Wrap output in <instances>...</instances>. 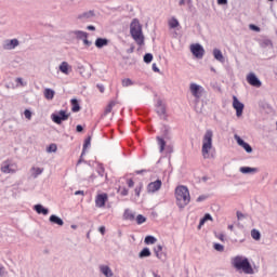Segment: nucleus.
<instances>
[{
  "instance_id": "nucleus-1",
  "label": "nucleus",
  "mask_w": 277,
  "mask_h": 277,
  "mask_svg": "<svg viewBox=\"0 0 277 277\" xmlns=\"http://www.w3.org/2000/svg\"><path fill=\"white\" fill-rule=\"evenodd\" d=\"M130 36L138 44V47H144V31L142 30V24L140 19L133 18L130 24Z\"/></svg>"
},
{
  "instance_id": "nucleus-2",
  "label": "nucleus",
  "mask_w": 277,
  "mask_h": 277,
  "mask_svg": "<svg viewBox=\"0 0 277 277\" xmlns=\"http://www.w3.org/2000/svg\"><path fill=\"white\" fill-rule=\"evenodd\" d=\"M175 199L179 209H185L192 200L189 196V188L187 186L181 185L175 188Z\"/></svg>"
},
{
  "instance_id": "nucleus-3",
  "label": "nucleus",
  "mask_w": 277,
  "mask_h": 277,
  "mask_svg": "<svg viewBox=\"0 0 277 277\" xmlns=\"http://www.w3.org/2000/svg\"><path fill=\"white\" fill-rule=\"evenodd\" d=\"M232 263L237 272H242L243 274L249 275L254 274V268H252V264H250V260H248V258L237 255L234 258Z\"/></svg>"
},
{
  "instance_id": "nucleus-4",
  "label": "nucleus",
  "mask_w": 277,
  "mask_h": 277,
  "mask_svg": "<svg viewBox=\"0 0 277 277\" xmlns=\"http://www.w3.org/2000/svg\"><path fill=\"white\" fill-rule=\"evenodd\" d=\"M212 148H213V131L207 130L203 135L202 147H201L203 159H209L210 157L209 153L211 151Z\"/></svg>"
},
{
  "instance_id": "nucleus-5",
  "label": "nucleus",
  "mask_w": 277,
  "mask_h": 277,
  "mask_svg": "<svg viewBox=\"0 0 277 277\" xmlns=\"http://www.w3.org/2000/svg\"><path fill=\"white\" fill-rule=\"evenodd\" d=\"M68 118H70V114L68 113V110H65V109L54 111L51 115V120L52 122H54V124H62V122H66Z\"/></svg>"
},
{
  "instance_id": "nucleus-6",
  "label": "nucleus",
  "mask_w": 277,
  "mask_h": 277,
  "mask_svg": "<svg viewBox=\"0 0 277 277\" xmlns=\"http://www.w3.org/2000/svg\"><path fill=\"white\" fill-rule=\"evenodd\" d=\"M233 107L236 110V117L241 118L243 116V109H246V104H243L237 95H233Z\"/></svg>"
},
{
  "instance_id": "nucleus-7",
  "label": "nucleus",
  "mask_w": 277,
  "mask_h": 277,
  "mask_svg": "<svg viewBox=\"0 0 277 277\" xmlns=\"http://www.w3.org/2000/svg\"><path fill=\"white\" fill-rule=\"evenodd\" d=\"M190 53L196 60H202V57H205V47L200 43H193L190 45Z\"/></svg>"
},
{
  "instance_id": "nucleus-8",
  "label": "nucleus",
  "mask_w": 277,
  "mask_h": 277,
  "mask_svg": "<svg viewBox=\"0 0 277 277\" xmlns=\"http://www.w3.org/2000/svg\"><path fill=\"white\" fill-rule=\"evenodd\" d=\"M156 114L161 118L162 120H168V111L166 108V104H163V101L158 100L156 105Z\"/></svg>"
},
{
  "instance_id": "nucleus-9",
  "label": "nucleus",
  "mask_w": 277,
  "mask_h": 277,
  "mask_svg": "<svg viewBox=\"0 0 277 277\" xmlns=\"http://www.w3.org/2000/svg\"><path fill=\"white\" fill-rule=\"evenodd\" d=\"M190 92L193 96L197 100L202 98V94H205V88L198 83H190Z\"/></svg>"
},
{
  "instance_id": "nucleus-10",
  "label": "nucleus",
  "mask_w": 277,
  "mask_h": 277,
  "mask_svg": "<svg viewBox=\"0 0 277 277\" xmlns=\"http://www.w3.org/2000/svg\"><path fill=\"white\" fill-rule=\"evenodd\" d=\"M247 82L249 83V85H252L253 88H261V85H263V82H261V79H259V77L254 72L248 74Z\"/></svg>"
},
{
  "instance_id": "nucleus-11",
  "label": "nucleus",
  "mask_w": 277,
  "mask_h": 277,
  "mask_svg": "<svg viewBox=\"0 0 277 277\" xmlns=\"http://www.w3.org/2000/svg\"><path fill=\"white\" fill-rule=\"evenodd\" d=\"M235 140H236L238 146L243 148V150H246L248 153V155L253 153L252 146L248 142H246L243 138H241V136L235 134Z\"/></svg>"
},
{
  "instance_id": "nucleus-12",
  "label": "nucleus",
  "mask_w": 277,
  "mask_h": 277,
  "mask_svg": "<svg viewBox=\"0 0 277 277\" xmlns=\"http://www.w3.org/2000/svg\"><path fill=\"white\" fill-rule=\"evenodd\" d=\"M108 200H109V196L106 193L98 194L95 197V207H97L98 209H103V207H105V205H107Z\"/></svg>"
},
{
  "instance_id": "nucleus-13",
  "label": "nucleus",
  "mask_w": 277,
  "mask_h": 277,
  "mask_svg": "<svg viewBox=\"0 0 277 277\" xmlns=\"http://www.w3.org/2000/svg\"><path fill=\"white\" fill-rule=\"evenodd\" d=\"M162 185H163V182L159 179L154 181V182H150L147 185V193L148 194H155V192H159V189H161Z\"/></svg>"
},
{
  "instance_id": "nucleus-14",
  "label": "nucleus",
  "mask_w": 277,
  "mask_h": 277,
  "mask_svg": "<svg viewBox=\"0 0 277 277\" xmlns=\"http://www.w3.org/2000/svg\"><path fill=\"white\" fill-rule=\"evenodd\" d=\"M154 253L159 259V261H166L168 259V253L163 251L162 245H157L154 247Z\"/></svg>"
},
{
  "instance_id": "nucleus-15",
  "label": "nucleus",
  "mask_w": 277,
  "mask_h": 277,
  "mask_svg": "<svg viewBox=\"0 0 277 277\" xmlns=\"http://www.w3.org/2000/svg\"><path fill=\"white\" fill-rule=\"evenodd\" d=\"M96 16V13H94V10H90L87 12H83L82 14L78 15V21H82V23H85V21H90V18H94Z\"/></svg>"
},
{
  "instance_id": "nucleus-16",
  "label": "nucleus",
  "mask_w": 277,
  "mask_h": 277,
  "mask_svg": "<svg viewBox=\"0 0 277 277\" xmlns=\"http://www.w3.org/2000/svg\"><path fill=\"white\" fill-rule=\"evenodd\" d=\"M160 131L162 133V136L160 137H163L164 140H172V134H171L172 128H170V126L162 124V128L160 129Z\"/></svg>"
},
{
  "instance_id": "nucleus-17",
  "label": "nucleus",
  "mask_w": 277,
  "mask_h": 277,
  "mask_svg": "<svg viewBox=\"0 0 277 277\" xmlns=\"http://www.w3.org/2000/svg\"><path fill=\"white\" fill-rule=\"evenodd\" d=\"M18 44H21L18 39L6 40V43L3 45V49H5V51H12L13 49H16Z\"/></svg>"
},
{
  "instance_id": "nucleus-18",
  "label": "nucleus",
  "mask_w": 277,
  "mask_h": 277,
  "mask_svg": "<svg viewBox=\"0 0 277 277\" xmlns=\"http://www.w3.org/2000/svg\"><path fill=\"white\" fill-rule=\"evenodd\" d=\"M58 70L63 72V75H70V72L72 71V66H70L68 62L64 61L61 63Z\"/></svg>"
},
{
  "instance_id": "nucleus-19",
  "label": "nucleus",
  "mask_w": 277,
  "mask_h": 277,
  "mask_svg": "<svg viewBox=\"0 0 277 277\" xmlns=\"http://www.w3.org/2000/svg\"><path fill=\"white\" fill-rule=\"evenodd\" d=\"M34 211L38 213V215H49V208H44L41 203H37L34 206Z\"/></svg>"
},
{
  "instance_id": "nucleus-20",
  "label": "nucleus",
  "mask_w": 277,
  "mask_h": 277,
  "mask_svg": "<svg viewBox=\"0 0 277 277\" xmlns=\"http://www.w3.org/2000/svg\"><path fill=\"white\" fill-rule=\"evenodd\" d=\"M76 72H79L80 76H82L83 78H88L90 77V74L85 72V66H83V64L81 63H76Z\"/></svg>"
},
{
  "instance_id": "nucleus-21",
  "label": "nucleus",
  "mask_w": 277,
  "mask_h": 277,
  "mask_svg": "<svg viewBox=\"0 0 277 277\" xmlns=\"http://www.w3.org/2000/svg\"><path fill=\"white\" fill-rule=\"evenodd\" d=\"M213 57L214 60H216V62H221V64H224V62H226V60L224 58V54L222 53V50L217 48L213 50Z\"/></svg>"
},
{
  "instance_id": "nucleus-22",
  "label": "nucleus",
  "mask_w": 277,
  "mask_h": 277,
  "mask_svg": "<svg viewBox=\"0 0 277 277\" xmlns=\"http://www.w3.org/2000/svg\"><path fill=\"white\" fill-rule=\"evenodd\" d=\"M1 172H3V174H15L16 170L11 169V164L9 161H4L3 166L1 167Z\"/></svg>"
},
{
  "instance_id": "nucleus-23",
  "label": "nucleus",
  "mask_w": 277,
  "mask_h": 277,
  "mask_svg": "<svg viewBox=\"0 0 277 277\" xmlns=\"http://www.w3.org/2000/svg\"><path fill=\"white\" fill-rule=\"evenodd\" d=\"M109 44V39L107 38H101L98 37L96 40H95V47L96 49H103V47H107Z\"/></svg>"
},
{
  "instance_id": "nucleus-24",
  "label": "nucleus",
  "mask_w": 277,
  "mask_h": 277,
  "mask_svg": "<svg viewBox=\"0 0 277 277\" xmlns=\"http://www.w3.org/2000/svg\"><path fill=\"white\" fill-rule=\"evenodd\" d=\"M239 172H241V174H256V172H259V168L240 167Z\"/></svg>"
},
{
  "instance_id": "nucleus-25",
  "label": "nucleus",
  "mask_w": 277,
  "mask_h": 277,
  "mask_svg": "<svg viewBox=\"0 0 277 277\" xmlns=\"http://www.w3.org/2000/svg\"><path fill=\"white\" fill-rule=\"evenodd\" d=\"M70 105H71V111L74 114H78V111H81V104H79V100L71 98L70 100Z\"/></svg>"
},
{
  "instance_id": "nucleus-26",
  "label": "nucleus",
  "mask_w": 277,
  "mask_h": 277,
  "mask_svg": "<svg viewBox=\"0 0 277 277\" xmlns=\"http://www.w3.org/2000/svg\"><path fill=\"white\" fill-rule=\"evenodd\" d=\"M49 222H51L52 224H56V226L64 225V220H62V217L57 216V214L50 215Z\"/></svg>"
},
{
  "instance_id": "nucleus-27",
  "label": "nucleus",
  "mask_w": 277,
  "mask_h": 277,
  "mask_svg": "<svg viewBox=\"0 0 277 277\" xmlns=\"http://www.w3.org/2000/svg\"><path fill=\"white\" fill-rule=\"evenodd\" d=\"M43 95L47 101H53V98H55V90L51 88H45L43 91Z\"/></svg>"
},
{
  "instance_id": "nucleus-28",
  "label": "nucleus",
  "mask_w": 277,
  "mask_h": 277,
  "mask_svg": "<svg viewBox=\"0 0 277 277\" xmlns=\"http://www.w3.org/2000/svg\"><path fill=\"white\" fill-rule=\"evenodd\" d=\"M123 220H126L128 222H135V213H133L129 209H126L123 212Z\"/></svg>"
},
{
  "instance_id": "nucleus-29",
  "label": "nucleus",
  "mask_w": 277,
  "mask_h": 277,
  "mask_svg": "<svg viewBox=\"0 0 277 277\" xmlns=\"http://www.w3.org/2000/svg\"><path fill=\"white\" fill-rule=\"evenodd\" d=\"M153 252H150V248L145 247L143 248L138 253V259H148V256H151Z\"/></svg>"
},
{
  "instance_id": "nucleus-30",
  "label": "nucleus",
  "mask_w": 277,
  "mask_h": 277,
  "mask_svg": "<svg viewBox=\"0 0 277 277\" xmlns=\"http://www.w3.org/2000/svg\"><path fill=\"white\" fill-rule=\"evenodd\" d=\"M101 272L105 277H114V272L108 265L101 266Z\"/></svg>"
},
{
  "instance_id": "nucleus-31",
  "label": "nucleus",
  "mask_w": 277,
  "mask_h": 277,
  "mask_svg": "<svg viewBox=\"0 0 277 277\" xmlns=\"http://www.w3.org/2000/svg\"><path fill=\"white\" fill-rule=\"evenodd\" d=\"M116 105H118V101L111 100L104 110V116H107V114H111V109H114Z\"/></svg>"
},
{
  "instance_id": "nucleus-32",
  "label": "nucleus",
  "mask_w": 277,
  "mask_h": 277,
  "mask_svg": "<svg viewBox=\"0 0 277 277\" xmlns=\"http://www.w3.org/2000/svg\"><path fill=\"white\" fill-rule=\"evenodd\" d=\"M90 146H92V135H89L82 145V155H85V150H88V148H90Z\"/></svg>"
},
{
  "instance_id": "nucleus-33",
  "label": "nucleus",
  "mask_w": 277,
  "mask_h": 277,
  "mask_svg": "<svg viewBox=\"0 0 277 277\" xmlns=\"http://www.w3.org/2000/svg\"><path fill=\"white\" fill-rule=\"evenodd\" d=\"M144 243H145V246H153V245L157 243V237H155L153 235H147L144 239Z\"/></svg>"
},
{
  "instance_id": "nucleus-34",
  "label": "nucleus",
  "mask_w": 277,
  "mask_h": 277,
  "mask_svg": "<svg viewBox=\"0 0 277 277\" xmlns=\"http://www.w3.org/2000/svg\"><path fill=\"white\" fill-rule=\"evenodd\" d=\"M156 140L158 142L160 153H163V150H166V144H167L166 138H163L161 136H157Z\"/></svg>"
},
{
  "instance_id": "nucleus-35",
  "label": "nucleus",
  "mask_w": 277,
  "mask_h": 277,
  "mask_svg": "<svg viewBox=\"0 0 277 277\" xmlns=\"http://www.w3.org/2000/svg\"><path fill=\"white\" fill-rule=\"evenodd\" d=\"M74 34L76 35L77 40H84L89 36L88 32L83 30H75Z\"/></svg>"
},
{
  "instance_id": "nucleus-36",
  "label": "nucleus",
  "mask_w": 277,
  "mask_h": 277,
  "mask_svg": "<svg viewBox=\"0 0 277 277\" xmlns=\"http://www.w3.org/2000/svg\"><path fill=\"white\" fill-rule=\"evenodd\" d=\"M251 237L252 239H254L255 241H260L261 240V232L256 228H253L251 230Z\"/></svg>"
},
{
  "instance_id": "nucleus-37",
  "label": "nucleus",
  "mask_w": 277,
  "mask_h": 277,
  "mask_svg": "<svg viewBox=\"0 0 277 277\" xmlns=\"http://www.w3.org/2000/svg\"><path fill=\"white\" fill-rule=\"evenodd\" d=\"M181 23H179V19L176 17H172L169 22L170 29H176Z\"/></svg>"
},
{
  "instance_id": "nucleus-38",
  "label": "nucleus",
  "mask_w": 277,
  "mask_h": 277,
  "mask_svg": "<svg viewBox=\"0 0 277 277\" xmlns=\"http://www.w3.org/2000/svg\"><path fill=\"white\" fill-rule=\"evenodd\" d=\"M134 220L138 226H142V224H145L147 219L144 216V214H138Z\"/></svg>"
},
{
  "instance_id": "nucleus-39",
  "label": "nucleus",
  "mask_w": 277,
  "mask_h": 277,
  "mask_svg": "<svg viewBox=\"0 0 277 277\" xmlns=\"http://www.w3.org/2000/svg\"><path fill=\"white\" fill-rule=\"evenodd\" d=\"M142 189H144V183L140 182L138 185L134 188L135 196L140 198V194H142Z\"/></svg>"
},
{
  "instance_id": "nucleus-40",
  "label": "nucleus",
  "mask_w": 277,
  "mask_h": 277,
  "mask_svg": "<svg viewBox=\"0 0 277 277\" xmlns=\"http://www.w3.org/2000/svg\"><path fill=\"white\" fill-rule=\"evenodd\" d=\"M153 53H145L144 56H143V62L145 64H150L153 62Z\"/></svg>"
},
{
  "instance_id": "nucleus-41",
  "label": "nucleus",
  "mask_w": 277,
  "mask_h": 277,
  "mask_svg": "<svg viewBox=\"0 0 277 277\" xmlns=\"http://www.w3.org/2000/svg\"><path fill=\"white\" fill-rule=\"evenodd\" d=\"M261 47H262L263 49H267V47H274V43L272 42L271 39H264V40H262V42H261Z\"/></svg>"
},
{
  "instance_id": "nucleus-42",
  "label": "nucleus",
  "mask_w": 277,
  "mask_h": 277,
  "mask_svg": "<svg viewBox=\"0 0 277 277\" xmlns=\"http://www.w3.org/2000/svg\"><path fill=\"white\" fill-rule=\"evenodd\" d=\"M117 194H120V196H129V188H127V187L122 188V186H119L117 189Z\"/></svg>"
},
{
  "instance_id": "nucleus-43",
  "label": "nucleus",
  "mask_w": 277,
  "mask_h": 277,
  "mask_svg": "<svg viewBox=\"0 0 277 277\" xmlns=\"http://www.w3.org/2000/svg\"><path fill=\"white\" fill-rule=\"evenodd\" d=\"M47 153H57V145L55 143L50 144L47 147Z\"/></svg>"
},
{
  "instance_id": "nucleus-44",
  "label": "nucleus",
  "mask_w": 277,
  "mask_h": 277,
  "mask_svg": "<svg viewBox=\"0 0 277 277\" xmlns=\"http://www.w3.org/2000/svg\"><path fill=\"white\" fill-rule=\"evenodd\" d=\"M133 80H131L130 78H126L122 80V87L123 88H129L130 85H133Z\"/></svg>"
},
{
  "instance_id": "nucleus-45",
  "label": "nucleus",
  "mask_w": 277,
  "mask_h": 277,
  "mask_svg": "<svg viewBox=\"0 0 277 277\" xmlns=\"http://www.w3.org/2000/svg\"><path fill=\"white\" fill-rule=\"evenodd\" d=\"M32 170L35 171L34 176L36 179V176H40V174H42V172H44V169L40 168V167H32Z\"/></svg>"
},
{
  "instance_id": "nucleus-46",
  "label": "nucleus",
  "mask_w": 277,
  "mask_h": 277,
  "mask_svg": "<svg viewBox=\"0 0 277 277\" xmlns=\"http://www.w3.org/2000/svg\"><path fill=\"white\" fill-rule=\"evenodd\" d=\"M213 248L216 250V252H224V245L214 242Z\"/></svg>"
},
{
  "instance_id": "nucleus-47",
  "label": "nucleus",
  "mask_w": 277,
  "mask_h": 277,
  "mask_svg": "<svg viewBox=\"0 0 277 277\" xmlns=\"http://www.w3.org/2000/svg\"><path fill=\"white\" fill-rule=\"evenodd\" d=\"M97 173L100 176H105V167L103 166V163H98V170Z\"/></svg>"
},
{
  "instance_id": "nucleus-48",
  "label": "nucleus",
  "mask_w": 277,
  "mask_h": 277,
  "mask_svg": "<svg viewBox=\"0 0 277 277\" xmlns=\"http://www.w3.org/2000/svg\"><path fill=\"white\" fill-rule=\"evenodd\" d=\"M8 276V269H5V266L3 264H0V277Z\"/></svg>"
},
{
  "instance_id": "nucleus-49",
  "label": "nucleus",
  "mask_w": 277,
  "mask_h": 277,
  "mask_svg": "<svg viewBox=\"0 0 277 277\" xmlns=\"http://www.w3.org/2000/svg\"><path fill=\"white\" fill-rule=\"evenodd\" d=\"M84 155H85V154H83V151H81V155H80V157H79V159H78L76 166H81V163H88V162L85 161V159H83V156H84Z\"/></svg>"
},
{
  "instance_id": "nucleus-50",
  "label": "nucleus",
  "mask_w": 277,
  "mask_h": 277,
  "mask_svg": "<svg viewBox=\"0 0 277 277\" xmlns=\"http://www.w3.org/2000/svg\"><path fill=\"white\" fill-rule=\"evenodd\" d=\"M34 113H31L29 109H25L24 110V116L27 120H31V116H32Z\"/></svg>"
},
{
  "instance_id": "nucleus-51",
  "label": "nucleus",
  "mask_w": 277,
  "mask_h": 277,
  "mask_svg": "<svg viewBox=\"0 0 277 277\" xmlns=\"http://www.w3.org/2000/svg\"><path fill=\"white\" fill-rule=\"evenodd\" d=\"M202 219L206 221V222H213V216L210 214V213H206Z\"/></svg>"
},
{
  "instance_id": "nucleus-52",
  "label": "nucleus",
  "mask_w": 277,
  "mask_h": 277,
  "mask_svg": "<svg viewBox=\"0 0 277 277\" xmlns=\"http://www.w3.org/2000/svg\"><path fill=\"white\" fill-rule=\"evenodd\" d=\"M249 28L251 29V31H261V27L254 25V24H250Z\"/></svg>"
},
{
  "instance_id": "nucleus-53",
  "label": "nucleus",
  "mask_w": 277,
  "mask_h": 277,
  "mask_svg": "<svg viewBox=\"0 0 277 277\" xmlns=\"http://www.w3.org/2000/svg\"><path fill=\"white\" fill-rule=\"evenodd\" d=\"M207 198H209V196H207V195H200V196L196 199V202H205V200H207Z\"/></svg>"
},
{
  "instance_id": "nucleus-54",
  "label": "nucleus",
  "mask_w": 277,
  "mask_h": 277,
  "mask_svg": "<svg viewBox=\"0 0 277 277\" xmlns=\"http://www.w3.org/2000/svg\"><path fill=\"white\" fill-rule=\"evenodd\" d=\"M97 90L101 92V94H103L105 92V85L97 83L96 84Z\"/></svg>"
},
{
  "instance_id": "nucleus-55",
  "label": "nucleus",
  "mask_w": 277,
  "mask_h": 277,
  "mask_svg": "<svg viewBox=\"0 0 277 277\" xmlns=\"http://www.w3.org/2000/svg\"><path fill=\"white\" fill-rule=\"evenodd\" d=\"M98 233H101V235H105V233H107V228L105 227V225L98 227Z\"/></svg>"
},
{
  "instance_id": "nucleus-56",
  "label": "nucleus",
  "mask_w": 277,
  "mask_h": 277,
  "mask_svg": "<svg viewBox=\"0 0 277 277\" xmlns=\"http://www.w3.org/2000/svg\"><path fill=\"white\" fill-rule=\"evenodd\" d=\"M83 129H84V127L82 124L76 126V132L77 133H83Z\"/></svg>"
},
{
  "instance_id": "nucleus-57",
  "label": "nucleus",
  "mask_w": 277,
  "mask_h": 277,
  "mask_svg": "<svg viewBox=\"0 0 277 277\" xmlns=\"http://www.w3.org/2000/svg\"><path fill=\"white\" fill-rule=\"evenodd\" d=\"M147 172H150L148 169H142V170H136L135 174H146Z\"/></svg>"
},
{
  "instance_id": "nucleus-58",
  "label": "nucleus",
  "mask_w": 277,
  "mask_h": 277,
  "mask_svg": "<svg viewBox=\"0 0 277 277\" xmlns=\"http://www.w3.org/2000/svg\"><path fill=\"white\" fill-rule=\"evenodd\" d=\"M203 224H207V221L203 217H201L199 221V224H198V230H200V228H202Z\"/></svg>"
},
{
  "instance_id": "nucleus-59",
  "label": "nucleus",
  "mask_w": 277,
  "mask_h": 277,
  "mask_svg": "<svg viewBox=\"0 0 277 277\" xmlns=\"http://www.w3.org/2000/svg\"><path fill=\"white\" fill-rule=\"evenodd\" d=\"M127 185H128V187L131 188L135 185V182L133 181V179H129V180H127Z\"/></svg>"
},
{
  "instance_id": "nucleus-60",
  "label": "nucleus",
  "mask_w": 277,
  "mask_h": 277,
  "mask_svg": "<svg viewBox=\"0 0 277 277\" xmlns=\"http://www.w3.org/2000/svg\"><path fill=\"white\" fill-rule=\"evenodd\" d=\"M84 47H92V41L88 40V38L82 39Z\"/></svg>"
},
{
  "instance_id": "nucleus-61",
  "label": "nucleus",
  "mask_w": 277,
  "mask_h": 277,
  "mask_svg": "<svg viewBox=\"0 0 277 277\" xmlns=\"http://www.w3.org/2000/svg\"><path fill=\"white\" fill-rule=\"evenodd\" d=\"M151 70H154V72H160L159 67L157 66V63H153L151 65Z\"/></svg>"
},
{
  "instance_id": "nucleus-62",
  "label": "nucleus",
  "mask_w": 277,
  "mask_h": 277,
  "mask_svg": "<svg viewBox=\"0 0 277 277\" xmlns=\"http://www.w3.org/2000/svg\"><path fill=\"white\" fill-rule=\"evenodd\" d=\"M217 5H228V0H216Z\"/></svg>"
},
{
  "instance_id": "nucleus-63",
  "label": "nucleus",
  "mask_w": 277,
  "mask_h": 277,
  "mask_svg": "<svg viewBox=\"0 0 277 277\" xmlns=\"http://www.w3.org/2000/svg\"><path fill=\"white\" fill-rule=\"evenodd\" d=\"M237 220H241L242 217H246V214H243L241 211L236 212Z\"/></svg>"
},
{
  "instance_id": "nucleus-64",
  "label": "nucleus",
  "mask_w": 277,
  "mask_h": 277,
  "mask_svg": "<svg viewBox=\"0 0 277 277\" xmlns=\"http://www.w3.org/2000/svg\"><path fill=\"white\" fill-rule=\"evenodd\" d=\"M134 51H135V45L132 44V45L130 47V49L127 50V53H128V54H131V53H134Z\"/></svg>"
}]
</instances>
